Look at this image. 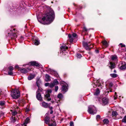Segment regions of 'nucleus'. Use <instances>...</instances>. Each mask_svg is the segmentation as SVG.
<instances>
[{"label": "nucleus", "instance_id": "f257e3e1", "mask_svg": "<svg viewBox=\"0 0 126 126\" xmlns=\"http://www.w3.org/2000/svg\"><path fill=\"white\" fill-rule=\"evenodd\" d=\"M54 13L53 10L47 13L44 17L42 18V20L40 21L38 19V21L41 23L44 24H49L54 19Z\"/></svg>", "mask_w": 126, "mask_h": 126}, {"label": "nucleus", "instance_id": "f03ea898", "mask_svg": "<svg viewBox=\"0 0 126 126\" xmlns=\"http://www.w3.org/2000/svg\"><path fill=\"white\" fill-rule=\"evenodd\" d=\"M11 95L13 98L16 99L19 97L20 93L17 90H15L12 91Z\"/></svg>", "mask_w": 126, "mask_h": 126}, {"label": "nucleus", "instance_id": "7ed1b4c3", "mask_svg": "<svg viewBox=\"0 0 126 126\" xmlns=\"http://www.w3.org/2000/svg\"><path fill=\"white\" fill-rule=\"evenodd\" d=\"M88 111L90 114H94L96 113L97 110L94 106H90L88 107Z\"/></svg>", "mask_w": 126, "mask_h": 126}, {"label": "nucleus", "instance_id": "20e7f679", "mask_svg": "<svg viewBox=\"0 0 126 126\" xmlns=\"http://www.w3.org/2000/svg\"><path fill=\"white\" fill-rule=\"evenodd\" d=\"M60 83L61 85L62 86L61 88L62 91L65 92H66L67 91V84L64 81H61Z\"/></svg>", "mask_w": 126, "mask_h": 126}, {"label": "nucleus", "instance_id": "39448f33", "mask_svg": "<svg viewBox=\"0 0 126 126\" xmlns=\"http://www.w3.org/2000/svg\"><path fill=\"white\" fill-rule=\"evenodd\" d=\"M52 92L51 90H48L47 91V93L45 95V97L47 98V100L49 101L51 100V98H48L50 96V94Z\"/></svg>", "mask_w": 126, "mask_h": 126}, {"label": "nucleus", "instance_id": "423d86ee", "mask_svg": "<svg viewBox=\"0 0 126 126\" xmlns=\"http://www.w3.org/2000/svg\"><path fill=\"white\" fill-rule=\"evenodd\" d=\"M83 45L85 49L88 50H89L90 49V48L92 47H89V44H87V42H83Z\"/></svg>", "mask_w": 126, "mask_h": 126}, {"label": "nucleus", "instance_id": "0eeeda50", "mask_svg": "<svg viewBox=\"0 0 126 126\" xmlns=\"http://www.w3.org/2000/svg\"><path fill=\"white\" fill-rule=\"evenodd\" d=\"M33 42L35 45H38L40 44L38 38L36 37L33 38Z\"/></svg>", "mask_w": 126, "mask_h": 126}, {"label": "nucleus", "instance_id": "6e6552de", "mask_svg": "<svg viewBox=\"0 0 126 126\" xmlns=\"http://www.w3.org/2000/svg\"><path fill=\"white\" fill-rule=\"evenodd\" d=\"M48 114L47 113L45 115V123L46 124H48L50 120H49V118L48 116Z\"/></svg>", "mask_w": 126, "mask_h": 126}, {"label": "nucleus", "instance_id": "1a4fd4ad", "mask_svg": "<svg viewBox=\"0 0 126 126\" xmlns=\"http://www.w3.org/2000/svg\"><path fill=\"white\" fill-rule=\"evenodd\" d=\"M68 48V47L66 46L65 44H64L61 47V52H63V51H64L66 49H67Z\"/></svg>", "mask_w": 126, "mask_h": 126}, {"label": "nucleus", "instance_id": "9d476101", "mask_svg": "<svg viewBox=\"0 0 126 126\" xmlns=\"http://www.w3.org/2000/svg\"><path fill=\"white\" fill-rule=\"evenodd\" d=\"M29 64L30 65L35 66H40V67H41L39 64L35 61L32 62L30 63Z\"/></svg>", "mask_w": 126, "mask_h": 126}, {"label": "nucleus", "instance_id": "9b49d317", "mask_svg": "<svg viewBox=\"0 0 126 126\" xmlns=\"http://www.w3.org/2000/svg\"><path fill=\"white\" fill-rule=\"evenodd\" d=\"M121 65L120 67V69L122 70L125 69L126 68V63L125 62H122L121 63Z\"/></svg>", "mask_w": 126, "mask_h": 126}, {"label": "nucleus", "instance_id": "f8f14e48", "mask_svg": "<svg viewBox=\"0 0 126 126\" xmlns=\"http://www.w3.org/2000/svg\"><path fill=\"white\" fill-rule=\"evenodd\" d=\"M45 80L46 81H49L50 80V77L47 74H46L45 75Z\"/></svg>", "mask_w": 126, "mask_h": 126}, {"label": "nucleus", "instance_id": "ddd939ff", "mask_svg": "<svg viewBox=\"0 0 126 126\" xmlns=\"http://www.w3.org/2000/svg\"><path fill=\"white\" fill-rule=\"evenodd\" d=\"M110 68L111 69L114 68L115 67V64L111 62H110L108 65Z\"/></svg>", "mask_w": 126, "mask_h": 126}, {"label": "nucleus", "instance_id": "4468645a", "mask_svg": "<svg viewBox=\"0 0 126 126\" xmlns=\"http://www.w3.org/2000/svg\"><path fill=\"white\" fill-rule=\"evenodd\" d=\"M42 106L44 108H47L48 107V103L43 102L42 103Z\"/></svg>", "mask_w": 126, "mask_h": 126}, {"label": "nucleus", "instance_id": "2eb2a0df", "mask_svg": "<svg viewBox=\"0 0 126 126\" xmlns=\"http://www.w3.org/2000/svg\"><path fill=\"white\" fill-rule=\"evenodd\" d=\"M30 118L29 117H27L24 123L23 124L24 126H27L26 125L30 122Z\"/></svg>", "mask_w": 126, "mask_h": 126}, {"label": "nucleus", "instance_id": "dca6fc26", "mask_svg": "<svg viewBox=\"0 0 126 126\" xmlns=\"http://www.w3.org/2000/svg\"><path fill=\"white\" fill-rule=\"evenodd\" d=\"M36 97L37 99L39 100H41L42 99V97L41 94L40 93H37L36 95Z\"/></svg>", "mask_w": 126, "mask_h": 126}, {"label": "nucleus", "instance_id": "f3484780", "mask_svg": "<svg viewBox=\"0 0 126 126\" xmlns=\"http://www.w3.org/2000/svg\"><path fill=\"white\" fill-rule=\"evenodd\" d=\"M68 37L69 38V39L70 40V42L72 43L73 42L74 38L70 34H68Z\"/></svg>", "mask_w": 126, "mask_h": 126}, {"label": "nucleus", "instance_id": "a211bd4d", "mask_svg": "<svg viewBox=\"0 0 126 126\" xmlns=\"http://www.w3.org/2000/svg\"><path fill=\"white\" fill-rule=\"evenodd\" d=\"M102 101L103 103L105 104L108 103V100L107 98L104 97L102 99Z\"/></svg>", "mask_w": 126, "mask_h": 126}, {"label": "nucleus", "instance_id": "6ab92c4d", "mask_svg": "<svg viewBox=\"0 0 126 126\" xmlns=\"http://www.w3.org/2000/svg\"><path fill=\"white\" fill-rule=\"evenodd\" d=\"M35 77L34 75H31L28 77V79L29 80H30L33 79Z\"/></svg>", "mask_w": 126, "mask_h": 126}, {"label": "nucleus", "instance_id": "aec40b11", "mask_svg": "<svg viewBox=\"0 0 126 126\" xmlns=\"http://www.w3.org/2000/svg\"><path fill=\"white\" fill-rule=\"evenodd\" d=\"M21 72L22 73L25 74L27 73L28 71L26 69L23 68L20 70Z\"/></svg>", "mask_w": 126, "mask_h": 126}, {"label": "nucleus", "instance_id": "412c9836", "mask_svg": "<svg viewBox=\"0 0 126 126\" xmlns=\"http://www.w3.org/2000/svg\"><path fill=\"white\" fill-rule=\"evenodd\" d=\"M110 75L111 77L114 78H116L118 76V75L115 74H110Z\"/></svg>", "mask_w": 126, "mask_h": 126}, {"label": "nucleus", "instance_id": "4be33fe9", "mask_svg": "<svg viewBox=\"0 0 126 126\" xmlns=\"http://www.w3.org/2000/svg\"><path fill=\"white\" fill-rule=\"evenodd\" d=\"M118 115L116 111H113L112 112V115L114 116H116Z\"/></svg>", "mask_w": 126, "mask_h": 126}, {"label": "nucleus", "instance_id": "5701e85b", "mask_svg": "<svg viewBox=\"0 0 126 126\" xmlns=\"http://www.w3.org/2000/svg\"><path fill=\"white\" fill-rule=\"evenodd\" d=\"M109 122L108 120L107 119H105L103 120V122L104 124H107Z\"/></svg>", "mask_w": 126, "mask_h": 126}, {"label": "nucleus", "instance_id": "b1692460", "mask_svg": "<svg viewBox=\"0 0 126 126\" xmlns=\"http://www.w3.org/2000/svg\"><path fill=\"white\" fill-rule=\"evenodd\" d=\"M17 35L16 33H15L14 32L13 33H12V37H11L12 38H16L17 37Z\"/></svg>", "mask_w": 126, "mask_h": 126}, {"label": "nucleus", "instance_id": "393cba45", "mask_svg": "<svg viewBox=\"0 0 126 126\" xmlns=\"http://www.w3.org/2000/svg\"><path fill=\"white\" fill-rule=\"evenodd\" d=\"M103 45L106 47H107L108 46L107 42L106 41H104L102 42Z\"/></svg>", "mask_w": 126, "mask_h": 126}, {"label": "nucleus", "instance_id": "a878e982", "mask_svg": "<svg viewBox=\"0 0 126 126\" xmlns=\"http://www.w3.org/2000/svg\"><path fill=\"white\" fill-rule=\"evenodd\" d=\"M100 93V91L98 89H97L95 92L94 93V95H98Z\"/></svg>", "mask_w": 126, "mask_h": 126}, {"label": "nucleus", "instance_id": "bb28decb", "mask_svg": "<svg viewBox=\"0 0 126 126\" xmlns=\"http://www.w3.org/2000/svg\"><path fill=\"white\" fill-rule=\"evenodd\" d=\"M53 83L55 85L58 84V81L56 79H54V80Z\"/></svg>", "mask_w": 126, "mask_h": 126}, {"label": "nucleus", "instance_id": "cd10ccee", "mask_svg": "<svg viewBox=\"0 0 126 126\" xmlns=\"http://www.w3.org/2000/svg\"><path fill=\"white\" fill-rule=\"evenodd\" d=\"M111 59L112 60H115L117 59V56L116 55H114L111 56Z\"/></svg>", "mask_w": 126, "mask_h": 126}, {"label": "nucleus", "instance_id": "c85d7f7f", "mask_svg": "<svg viewBox=\"0 0 126 126\" xmlns=\"http://www.w3.org/2000/svg\"><path fill=\"white\" fill-rule=\"evenodd\" d=\"M16 110L15 108V110L12 112V114L13 115H15L17 113V112L16 111Z\"/></svg>", "mask_w": 126, "mask_h": 126}, {"label": "nucleus", "instance_id": "c756f323", "mask_svg": "<svg viewBox=\"0 0 126 126\" xmlns=\"http://www.w3.org/2000/svg\"><path fill=\"white\" fill-rule=\"evenodd\" d=\"M5 104V102L4 101H0V106H3Z\"/></svg>", "mask_w": 126, "mask_h": 126}, {"label": "nucleus", "instance_id": "7c9ffc66", "mask_svg": "<svg viewBox=\"0 0 126 126\" xmlns=\"http://www.w3.org/2000/svg\"><path fill=\"white\" fill-rule=\"evenodd\" d=\"M88 30L86 28V27H84L83 28V30L82 31V32H86Z\"/></svg>", "mask_w": 126, "mask_h": 126}, {"label": "nucleus", "instance_id": "2f4dec72", "mask_svg": "<svg viewBox=\"0 0 126 126\" xmlns=\"http://www.w3.org/2000/svg\"><path fill=\"white\" fill-rule=\"evenodd\" d=\"M48 126H56L55 123L54 122L53 123L49 124H48Z\"/></svg>", "mask_w": 126, "mask_h": 126}, {"label": "nucleus", "instance_id": "473e14b6", "mask_svg": "<svg viewBox=\"0 0 126 126\" xmlns=\"http://www.w3.org/2000/svg\"><path fill=\"white\" fill-rule=\"evenodd\" d=\"M55 85L53 83H50L49 84V87L50 88H52Z\"/></svg>", "mask_w": 126, "mask_h": 126}, {"label": "nucleus", "instance_id": "72a5a7b5", "mask_svg": "<svg viewBox=\"0 0 126 126\" xmlns=\"http://www.w3.org/2000/svg\"><path fill=\"white\" fill-rule=\"evenodd\" d=\"M122 122L125 123H126V115L125 116L122 120Z\"/></svg>", "mask_w": 126, "mask_h": 126}, {"label": "nucleus", "instance_id": "f704fd0d", "mask_svg": "<svg viewBox=\"0 0 126 126\" xmlns=\"http://www.w3.org/2000/svg\"><path fill=\"white\" fill-rule=\"evenodd\" d=\"M63 96V95L62 94H59L58 95V97L60 99Z\"/></svg>", "mask_w": 126, "mask_h": 126}, {"label": "nucleus", "instance_id": "c9c22d12", "mask_svg": "<svg viewBox=\"0 0 126 126\" xmlns=\"http://www.w3.org/2000/svg\"><path fill=\"white\" fill-rule=\"evenodd\" d=\"M77 56L78 58H80L82 56L79 53H78L77 55Z\"/></svg>", "mask_w": 126, "mask_h": 126}, {"label": "nucleus", "instance_id": "e433bc0d", "mask_svg": "<svg viewBox=\"0 0 126 126\" xmlns=\"http://www.w3.org/2000/svg\"><path fill=\"white\" fill-rule=\"evenodd\" d=\"M9 69L10 71H11L13 70L14 68L12 66H10L9 67Z\"/></svg>", "mask_w": 126, "mask_h": 126}, {"label": "nucleus", "instance_id": "4c0bfd02", "mask_svg": "<svg viewBox=\"0 0 126 126\" xmlns=\"http://www.w3.org/2000/svg\"><path fill=\"white\" fill-rule=\"evenodd\" d=\"M100 117V115H97L96 117V118L97 120H98V119H99Z\"/></svg>", "mask_w": 126, "mask_h": 126}, {"label": "nucleus", "instance_id": "58836bf2", "mask_svg": "<svg viewBox=\"0 0 126 126\" xmlns=\"http://www.w3.org/2000/svg\"><path fill=\"white\" fill-rule=\"evenodd\" d=\"M39 80H38L36 82V84H37V85L38 87V88H39V83L40 82Z\"/></svg>", "mask_w": 126, "mask_h": 126}, {"label": "nucleus", "instance_id": "ea45409f", "mask_svg": "<svg viewBox=\"0 0 126 126\" xmlns=\"http://www.w3.org/2000/svg\"><path fill=\"white\" fill-rule=\"evenodd\" d=\"M41 90L39 88L38 89V90L36 92V94H37V93H40V92H41Z\"/></svg>", "mask_w": 126, "mask_h": 126}, {"label": "nucleus", "instance_id": "a19ab883", "mask_svg": "<svg viewBox=\"0 0 126 126\" xmlns=\"http://www.w3.org/2000/svg\"><path fill=\"white\" fill-rule=\"evenodd\" d=\"M71 35L73 36V37H74V38H75L77 36V34L75 33H73Z\"/></svg>", "mask_w": 126, "mask_h": 126}, {"label": "nucleus", "instance_id": "79ce46f5", "mask_svg": "<svg viewBox=\"0 0 126 126\" xmlns=\"http://www.w3.org/2000/svg\"><path fill=\"white\" fill-rule=\"evenodd\" d=\"M49 84L50 83H46L45 84V85L46 87H47V86H48L49 87Z\"/></svg>", "mask_w": 126, "mask_h": 126}, {"label": "nucleus", "instance_id": "37998d69", "mask_svg": "<svg viewBox=\"0 0 126 126\" xmlns=\"http://www.w3.org/2000/svg\"><path fill=\"white\" fill-rule=\"evenodd\" d=\"M117 93L115 92V94L114 96V99H116L117 98Z\"/></svg>", "mask_w": 126, "mask_h": 126}, {"label": "nucleus", "instance_id": "c03bdc74", "mask_svg": "<svg viewBox=\"0 0 126 126\" xmlns=\"http://www.w3.org/2000/svg\"><path fill=\"white\" fill-rule=\"evenodd\" d=\"M58 89V86H55V91L57 92Z\"/></svg>", "mask_w": 126, "mask_h": 126}, {"label": "nucleus", "instance_id": "a18cd8bd", "mask_svg": "<svg viewBox=\"0 0 126 126\" xmlns=\"http://www.w3.org/2000/svg\"><path fill=\"white\" fill-rule=\"evenodd\" d=\"M113 85V84L112 83H110L109 84V87L110 88H111Z\"/></svg>", "mask_w": 126, "mask_h": 126}, {"label": "nucleus", "instance_id": "49530a36", "mask_svg": "<svg viewBox=\"0 0 126 126\" xmlns=\"http://www.w3.org/2000/svg\"><path fill=\"white\" fill-rule=\"evenodd\" d=\"M74 125V124L73 122H70V126H73Z\"/></svg>", "mask_w": 126, "mask_h": 126}, {"label": "nucleus", "instance_id": "de8ad7c7", "mask_svg": "<svg viewBox=\"0 0 126 126\" xmlns=\"http://www.w3.org/2000/svg\"><path fill=\"white\" fill-rule=\"evenodd\" d=\"M8 74L9 75H12L13 74V73L12 72V71L9 72H8Z\"/></svg>", "mask_w": 126, "mask_h": 126}, {"label": "nucleus", "instance_id": "09e8293b", "mask_svg": "<svg viewBox=\"0 0 126 126\" xmlns=\"http://www.w3.org/2000/svg\"><path fill=\"white\" fill-rule=\"evenodd\" d=\"M20 103H22L23 104H24L25 103L24 100H21L20 101Z\"/></svg>", "mask_w": 126, "mask_h": 126}, {"label": "nucleus", "instance_id": "8fccbe9b", "mask_svg": "<svg viewBox=\"0 0 126 126\" xmlns=\"http://www.w3.org/2000/svg\"><path fill=\"white\" fill-rule=\"evenodd\" d=\"M120 45H121V47H125V45H123L122 44V43L120 44Z\"/></svg>", "mask_w": 126, "mask_h": 126}, {"label": "nucleus", "instance_id": "3c124183", "mask_svg": "<svg viewBox=\"0 0 126 126\" xmlns=\"http://www.w3.org/2000/svg\"><path fill=\"white\" fill-rule=\"evenodd\" d=\"M87 44H89V47H90V46L91 45H92V43H87ZM92 46H90V47H93V45H92Z\"/></svg>", "mask_w": 126, "mask_h": 126}, {"label": "nucleus", "instance_id": "603ef678", "mask_svg": "<svg viewBox=\"0 0 126 126\" xmlns=\"http://www.w3.org/2000/svg\"><path fill=\"white\" fill-rule=\"evenodd\" d=\"M23 125H23H23H21V124H19L17 125H16V126H23Z\"/></svg>", "mask_w": 126, "mask_h": 126}, {"label": "nucleus", "instance_id": "864d4df0", "mask_svg": "<svg viewBox=\"0 0 126 126\" xmlns=\"http://www.w3.org/2000/svg\"><path fill=\"white\" fill-rule=\"evenodd\" d=\"M53 113V111L52 110H51L50 112V114H52Z\"/></svg>", "mask_w": 126, "mask_h": 126}, {"label": "nucleus", "instance_id": "5fc2aeb1", "mask_svg": "<svg viewBox=\"0 0 126 126\" xmlns=\"http://www.w3.org/2000/svg\"><path fill=\"white\" fill-rule=\"evenodd\" d=\"M15 67L16 68H17L18 67V66H16Z\"/></svg>", "mask_w": 126, "mask_h": 126}, {"label": "nucleus", "instance_id": "6e6d98bb", "mask_svg": "<svg viewBox=\"0 0 126 126\" xmlns=\"http://www.w3.org/2000/svg\"><path fill=\"white\" fill-rule=\"evenodd\" d=\"M114 72L115 73H116V70H114Z\"/></svg>", "mask_w": 126, "mask_h": 126}, {"label": "nucleus", "instance_id": "4d7b16f0", "mask_svg": "<svg viewBox=\"0 0 126 126\" xmlns=\"http://www.w3.org/2000/svg\"><path fill=\"white\" fill-rule=\"evenodd\" d=\"M31 69V68H28V69L29 70H30Z\"/></svg>", "mask_w": 126, "mask_h": 126}, {"label": "nucleus", "instance_id": "13d9d810", "mask_svg": "<svg viewBox=\"0 0 126 126\" xmlns=\"http://www.w3.org/2000/svg\"><path fill=\"white\" fill-rule=\"evenodd\" d=\"M50 108V109L52 110V107H51Z\"/></svg>", "mask_w": 126, "mask_h": 126}, {"label": "nucleus", "instance_id": "bf43d9fd", "mask_svg": "<svg viewBox=\"0 0 126 126\" xmlns=\"http://www.w3.org/2000/svg\"><path fill=\"white\" fill-rule=\"evenodd\" d=\"M1 92V90L0 89V93Z\"/></svg>", "mask_w": 126, "mask_h": 126}, {"label": "nucleus", "instance_id": "052dcab7", "mask_svg": "<svg viewBox=\"0 0 126 126\" xmlns=\"http://www.w3.org/2000/svg\"><path fill=\"white\" fill-rule=\"evenodd\" d=\"M110 92H112V91L111 90H110Z\"/></svg>", "mask_w": 126, "mask_h": 126}, {"label": "nucleus", "instance_id": "680f3d73", "mask_svg": "<svg viewBox=\"0 0 126 126\" xmlns=\"http://www.w3.org/2000/svg\"><path fill=\"white\" fill-rule=\"evenodd\" d=\"M15 119H14V121H13V122H15Z\"/></svg>", "mask_w": 126, "mask_h": 126}, {"label": "nucleus", "instance_id": "e2e57ef3", "mask_svg": "<svg viewBox=\"0 0 126 126\" xmlns=\"http://www.w3.org/2000/svg\"><path fill=\"white\" fill-rule=\"evenodd\" d=\"M21 38H22V39H23V37L22 36H21Z\"/></svg>", "mask_w": 126, "mask_h": 126}, {"label": "nucleus", "instance_id": "0e129e2a", "mask_svg": "<svg viewBox=\"0 0 126 126\" xmlns=\"http://www.w3.org/2000/svg\"><path fill=\"white\" fill-rule=\"evenodd\" d=\"M51 2V3H53V1H52Z\"/></svg>", "mask_w": 126, "mask_h": 126}, {"label": "nucleus", "instance_id": "69168bd1", "mask_svg": "<svg viewBox=\"0 0 126 126\" xmlns=\"http://www.w3.org/2000/svg\"><path fill=\"white\" fill-rule=\"evenodd\" d=\"M99 84H100V83H99ZM100 85H101V83H100Z\"/></svg>", "mask_w": 126, "mask_h": 126}, {"label": "nucleus", "instance_id": "338daca9", "mask_svg": "<svg viewBox=\"0 0 126 126\" xmlns=\"http://www.w3.org/2000/svg\"><path fill=\"white\" fill-rule=\"evenodd\" d=\"M16 108H18V107H16V108H15V109H16Z\"/></svg>", "mask_w": 126, "mask_h": 126}]
</instances>
